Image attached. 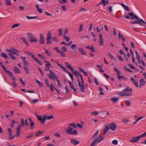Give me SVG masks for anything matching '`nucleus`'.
Returning <instances> with one entry per match:
<instances>
[{
  "label": "nucleus",
  "mask_w": 146,
  "mask_h": 146,
  "mask_svg": "<svg viewBox=\"0 0 146 146\" xmlns=\"http://www.w3.org/2000/svg\"><path fill=\"white\" fill-rule=\"evenodd\" d=\"M51 65V64L49 62H48V63L46 64L45 65V69L46 71H50L49 70L50 66Z\"/></svg>",
  "instance_id": "obj_24"
},
{
  "label": "nucleus",
  "mask_w": 146,
  "mask_h": 146,
  "mask_svg": "<svg viewBox=\"0 0 146 146\" xmlns=\"http://www.w3.org/2000/svg\"><path fill=\"white\" fill-rule=\"evenodd\" d=\"M29 38L30 41L32 42H38V40L37 38L35 37L31 33H28L27 34Z\"/></svg>",
  "instance_id": "obj_4"
},
{
  "label": "nucleus",
  "mask_w": 146,
  "mask_h": 146,
  "mask_svg": "<svg viewBox=\"0 0 146 146\" xmlns=\"http://www.w3.org/2000/svg\"><path fill=\"white\" fill-rule=\"evenodd\" d=\"M77 126L80 128H82V125L80 123H78L76 125L74 123V128H76Z\"/></svg>",
  "instance_id": "obj_33"
},
{
  "label": "nucleus",
  "mask_w": 146,
  "mask_h": 146,
  "mask_svg": "<svg viewBox=\"0 0 146 146\" xmlns=\"http://www.w3.org/2000/svg\"><path fill=\"white\" fill-rule=\"evenodd\" d=\"M132 91V89L131 88H130L129 87H127L122 91L123 92H118L117 94L120 96H128L131 95L132 93V92H131Z\"/></svg>",
  "instance_id": "obj_1"
},
{
  "label": "nucleus",
  "mask_w": 146,
  "mask_h": 146,
  "mask_svg": "<svg viewBox=\"0 0 146 146\" xmlns=\"http://www.w3.org/2000/svg\"><path fill=\"white\" fill-rule=\"evenodd\" d=\"M140 138H142L146 136V132L143 134L139 135Z\"/></svg>",
  "instance_id": "obj_55"
},
{
  "label": "nucleus",
  "mask_w": 146,
  "mask_h": 146,
  "mask_svg": "<svg viewBox=\"0 0 146 146\" xmlns=\"http://www.w3.org/2000/svg\"><path fill=\"white\" fill-rule=\"evenodd\" d=\"M119 100V98L117 97H115L111 98L110 99V100L113 103H115L117 102Z\"/></svg>",
  "instance_id": "obj_26"
},
{
  "label": "nucleus",
  "mask_w": 146,
  "mask_h": 146,
  "mask_svg": "<svg viewBox=\"0 0 146 146\" xmlns=\"http://www.w3.org/2000/svg\"><path fill=\"white\" fill-rule=\"evenodd\" d=\"M136 23L140 25H142L143 24L141 23V22L144 24H146V22L143 21L142 19H137L136 21Z\"/></svg>",
  "instance_id": "obj_12"
},
{
  "label": "nucleus",
  "mask_w": 146,
  "mask_h": 146,
  "mask_svg": "<svg viewBox=\"0 0 146 146\" xmlns=\"http://www.w3.org/2000/svg\"><path fill=\"white\" fill-rule=\"evenodd\" d=\"M90 49L91 51L92 52H94L95 51V50L94 49V48L93 46H92L90 47Z\"/></svg>",
  "instance_id": "obj_59"
},
{
  "label": "nucleus",
  "mask_w": 146,
  "mask_h": 146,
  "mask_svg": "<svg viewBox=\"0 0 146 146\" xmlns=\"http://www.w3.org/2000/svg\"><path fill=\"white\" fill-rule=\"evenodd\" d=\"M25 53L26 54H28L29 55L31 56L32 58L35 60L39 65H42L43 63L40 62L37 59L36 57H35L34 55L32 53L30 52L29 51H24Z\"/></svg>",
  "instance_id": "obj_3"
},
{
  "label": "nucleus",
  "mask_w": 146,
  "mask_h": 146,
  "mask_svg": "<svg viewBox=\"0 0 146 146\" xmlns=\"http://www.w3.org/2000/svg\"><path fill=\"white\" fill-rule=\"evenodd\" d=\"M39 41L41 44L44 43V38L43 35L41 34H40Z\"/></svg>",
  "instance_id": "obj_15"
},
{
  "label": "nucleus",
  "mask_w": 146,
  "mask_h": 146,
  "mask_svg": "<svg viewBox=\"0 0 146 146\" xmlns=\"http://www.w3.org/2000/svg\"><path fill=\"white\" fill-rule=\"evenodd\" d=\"M21 39L26 45L27 46L29 45V44L24 37H21Z\"/></svg>",
  "instance_id": "obj_32"
},
{
  "label": "nucleus",
  "mask_w": 146,
  "mask_h": 146,
  "mask_svg": "<svg viewBox=\"0 0 146 146\" xmlns=\"http://www.w3.org/2000/svg\"><path fill=\"white\" fill-rule=\"evenodd\" d=\"M20 81L22 83V84L23 85V86H25V82H24L23 81V79L22 78H21V79H20Z\"/></svg>",
  "instance_id": "obj_63"
},
{
  "label": "nucleus",
  "mask_w": 146,
  "mask_h": 146,
  "mask_svg": "<svg viewBox=\"0 0 146 146\" xmlns=\"http://www.w3.org/2000/svg\"><path fill=\"white\" fill-rule=\"evenodd\" d=\"M58 2L60 3H66L67 2L66 0H59Z\"/></svg>",
  "instance_id": "obj_49"
},
{
  "label": "nucleus",
  "mask_w": 146,
  "mask_h": 146,
  "mask_svg": "<svg viewBox=\"0 0 146 146\" xmlns=\"http://www.w3.org/2000/svg\"><path fill=\"white\" fill-rule=\"evenodd\" d=\"M7 130L9 133L8 139L10 140H11L15 137V136L13 135L11 129L8 128Z\"/></svg>",
  "instance_id": "obj_9"
},
{
  "label": "nucleus",
  "mask_w": 146,
  "mask_h": 146,
  "mask_svg": "<svg viewBox=\"0 0 146 146\" xmlns=\"http://www.w3.org/2000/svg\"><path fill=\"white\" fill-rule=\"evenodd\" d=\"M13 71L16 74L20 73L21 72L20 70L18 69L17 67H16L14 68Z\"/></svg>",
  "instance_id": "obj_28"
},
{
  "label": "nucleus",
  "mask_w": 146,
  "mask_h": 146,
  "mask_svg": "<svg viewBox=\"0 0 146 146\" xmlns=\"http://www.w3.org/2000/svg\"><path fill=\"white\" fill-rule=\"evenodd\" d=\"M42 133H43L42 132H41L40 131H38V132H37L36 133V134L35 136H39Z\"/></svg>",
  "instance_id": "obj_54"
},
{
  "label": "nucleus",
  "mask_w": 146,
  "mask_h": 146,
  "mask_svg": "<svg viewBox=\"0 0 146 146\" xmlns=\"http://www.w3.org/2000/svg\"><path fill=\"white\" fill-rule=\"evenodd\" d=\"M68 129L66 130V132L69 134L73 135V132L72 131L73 130L72 128L70 127H68Z\"/></svg>",
  "instance_id": "obj_20"
},
{
  "label": "nucleus",
  "mask_w": 146,
  "mask_h": 146,
  "mask_svg": "<svg viewBox=\"0 0 146 146\" xmlns=\"http://www.w3.org/2000/svg\"><path fill=\"white\" fill-rule=\"evenodd\" d=\"M99 42L100 45L103 46V39L102 38V34H99Z\"/></svg>",
  "instance_id": "obj_13"
},
{
  "label": "nucleus",
  "mask_w": 146,
  "mask_h": 146,
  "mask_svg": "<svg viewBox=\"0 0 146 146\" xmlns=\"http://www.w3.org/2000/svg\"><path fill=\"white\" fill-rule=\"evenodd\" d=\"M50 74H48V76L49 78L52 80L53 79V78H54L55 79L54 80V81H57L58 86L60 87H61V84L59 80L58 79V77L51 70H50Z\"/></svg>",
  "instance_id": "obj_2"
},
{
  "label": "nucleus",
  "mask_w": 146,
  "mask_h": 146,
  "mask_svg": "<svg viewBox=\"0 0 146 146\" xmlns=\"http://www.w3.org/2000/svg\"><path fill=\"white\" fill-rule=\"evenodd\" d=\"M126 106H129L131 105V102L129 100L126 101Z\"/></svg>",
  "instance_id": "obj_42"
},
{
  "label": "nucleus",
  "mask_w": 146,
  "mask_h": 146,
  "mask_svg": "<svg viewBox=\"0 0 146 146\" xmlns=\"http://www.w3.org/2000/svg\"><path fill=\"white\" fill-rule=\"evenodd\" d=\"M61 48L62 50L64 51V52H66L67 51V49L65 46H62Z\"/></svg>",
  "instance_id": "obj_64"
},
{
  "label": "nucleus",
  "mask_w": 146,
  "mask_h": 146,
  "mask_svg": "<svg viewBox=\"0 0 146 146\" xmlns=\"http://www.w3.org/2000/svg\"><path fill=\"white\" fill-rule=\"evenodd\" d=\"M6 51L10 53H11V54H15L17 56H20L19 53H16L15 51H13L12 50L7 49H6Z\"/></svg>",
  "instance_id": "obj_17"
},
{
  "label": "nucleus",
  "mask_w": 146,
  "mask_h": 146,
  "mask_svg": "<svg viewBox=\"0 0 146 146\" xmlns=\"http://www.w3.org/2000/svg\"><path fill=\"white\" fill-rule=\"evenodd\" d=\"M140 138L139 136L135 137H133L132 138V139L129 140V142L132 143H135L139 141L140 140Z\"/></svg>",
  "instance_id": "obj_8"
},
{
  "label": "nucleus",
  "mask_w": 146,
  "mask_h": 146,
  "mask_svg": "<svg viewBox=\"0 0 146 146\" xmlns=\"http://www.w3.org/2000/svg\"><path fill=\"white\" fill-rule=\"evenodd\" d=\"M83 24H81L79 27V32H81L82 31H83Z\"/></svg>",
  "instance_id": "obj_48"
},
{
  "label": "nucleus",
  "mask_w": 146,
  "mask_h": 146,
  "mask_svg": "<svg viewBox=\"0 0 146 146\" xmlns=\"http://www.w3.org/2000/svg\"><path fill=\"white\" fill-rule=\"evenodd\" d=\"M145 117V116H141L140 117H139L138 119H137L136 120V121L135 122H134L133 123V124H134L135 123H136L139 120H140V119H141L144 118Z\"/></svg>",
  "instance_id": "obj_51"
},
{
  "label": "nucleus",
  "mask_w": 146,
  "mask_h": 146,
  "mask_svg": "<svg viewBox=\"0 0 146 146\" xmlns=\"http://www.w3.org/2000/svg\"><path fill=\"white\" fill-rule=\"evenodd\" d=\"M98 111H95L91 112V114L92 115H96L98 114Z\"/></svg>",
  "instance_id": "obj_53"
},
{
  "label": "nucleus",
  "mask_w": 146,
  "mask_h": 146,
  "mask_svg": "<svg viewBox=\"0 0 146 146\" xmlns=\"http://www.w3.org/2000/svg\"><path fill=\"white\" fill-rule=\"evenodd\" d=\"M140 84L139 85V87L141 88L142 86H144L146 83V82L143 79H141L140 80Z\"/></svg>",
  "instance_id": "obj_18"
},
{
  "label": "nucleus",
  "mask_w": 146,
  "mask_h": 146,
  "mask_svg": "<svg viewBox=\"0 0 146 146\" xmlns=\"http://www.w3.org/2000/svg\"><path fill=\"white\" fill-rule=\"evenodd\" d=\"M12 86H13L14 88H15L17 87V85L14 81L12 82Z\"/></svg>",
  "instance_id": "obj_58"
},
{
  "label": "nucleus",
  "mask_w": 146,
  "mask_h": 146,
  "mask_svg": "<svg viewBox=\"0 0 146 146\" xmlns=\"http://www.w3.org/2000/svg\"><path fill=\"white\" fill-rule=\"evenodd\" d=\"M104 138V137H101L99 136V138H96V139H94L92 141L91 144L90 146H95L97 143H99L103 140Z\"/></svg>",
  "instance_id": "obj_5"
},
{
  "label": "nucleus",
  "mask_w": 146,
  "mask_h": 146,
  "mask_svg": "<svg viewBox=\"0 0 146 146\" xmlns=\"http://www.w3.org/2000/svg\"><path fill=\"white\" fill-rule=\"evenodd\" d=\"M8 55L11 57V58L13 60H15V56L9 53L8 54Z\"/></svg>",
  "instance_id": "obj_47"
},
{
  "label": "nucleus",
  "mask_w": 146,
  "mask_h": 146,
  "mask_svg": "<svg viewBox=\"0 0 146 146\" xmlns=\"http://www.w3.org/2000/svg\"><path fill=\"white\" fill-rule=\"evenodd\" d=\"M78 49L80 51L82 55H86V53L83 48H78Z\"/></svg>",
  "instance_id": "obj_23"
},
{
  "label": "nucleus",
  "mask_w": 146,
  "mask_h": 146,
  "mask_svg": "<svg viewBox=\"0 0 146 146\" xmlns=\"http://www.w3.org/2000/svg\"><path fill=\"white\" fill-rule=\"evenodd\" d=\"M50 86V90L51 91H52L54 90V88L55 89V88L54 85L52 84H51Z\"/></svg>",
  "instance_id": "obj_40"
},
{
  "label": "nucleus",
  "mask_w": 146,
  "mask_h": 146,
  "mask_svg": "<svg viewBox=\"0 0 146 146\" xmlns=\"http://www.w3.org/2000/svg\"><path fill=\"white\" fill-rule=\"evenodd\" d=\"M80 143V142L79 141L76 140V139H74V145H75L79 144Z\"/></svg>",
  "instance_id": "obj_36"
},
{
  "label": "nucleus",
  "mask_w": 146,
  "mask_h": 146,
  "mask_svg": "<svg viewBox=\"0 0 146 146\" xmlns=\"http://www.w3.org/2000/svg\"><path fill=\"white\" fill-rule=\"evenodd\" d=\"M99 133L98 130L92 136V138L94 139L95 137L98 135Z\"/></svg>",
  "instance_id": "obj_52"
},
{
  "label": "nucleus",
  "mask_w": 146,
  "mask_h": 146,
  "mask_svg": "<svg viewBox=\"0 0 146 146\" xmlns=\"http://www.w3.org/2000/svg\"><path fill=\"white\" fill-rule=\"evenodd\" d=\"M110 129L109 128L108 126L106 125L105 127V128L104 129V132L103 133V134L104 135H105L107 132Z\"/></svg>",
  "instance_id": "obj_29"
},
{
  "label": "nucleus",
  "mask_w": 146,
  "mask_h": 146,
  "mask_svg": "<svg viewBox=\"0 0 146 146\" xmlns=\"http://www.w3.org/2000/svg\"><path fill=\"white\" fill-rule=\"evenodd\" d=\"M116 127V125L114 123H111L109 125L110 129L113 131L115 130Z\"/></svg>",
  "instance_id": "obj_10"
},
{
  "label": "nucleus",
  "mask_w": 146,
  "mask_h": 146,
  "mask_svg": "<svg viewBox=\"0 0 146 146\" xmlns=\"http://www.w3.org/2000/svg\"><path fill=\"white\" fill-rule=\"evenodd\" d=\"M112 143L115 145H116L118 143V141L116 140H113L112 141Z\"/></svg>",
  "instance_id": "obj_56"
},
{
  "label": "nucleus",
  "mask_w": 146,
  "mask_h": 146,
  "mask_svg": "<svg viewBox=\"0 0 146 146\" xmlns=\"http://www.w3.org/2000/svg\"><path fill=\"white\" fill-rule=\"evenodd\" d=\"M1 56L4 57V58L6 59L8 57L7 55L6 54L3 52H1Z\"/></svg>",
  "instance_id": "obj_37"
},
{
  "label": "nucleus",
  "mask_w": 146,
  "mask_h": 146,
  "mask_svg": "<svg viewBox=\"0 0 146 146\" xmlns=\"http://www.w3.org/2000/svg\"><path fill=\"white\" fill-rule=\"evenodd\" d=\"M21 58L23 60V62L24 63L23 65L24 66H26V65H28V63L26 60V57L23 58V57H21Z\"/></svg>",
  "instance_id": "obj_19"
},
{
  "label": "nucleus",
  "mask_w": 146,
  "mask_h": 146,
  "mask_svg": "<svg viewBox=\"0 0 146 146\" xmlns=\"http://www.w3.org/2000/svg\"><path fill=\"white\" fill-rule=\"evenodd\" d=\"M120 5L124 8V9L127 10V11L129 12L130 11L128 7L125 5L123 3H121Z\"/></svg>",
  "instance_id": "obj_22"
},
{
  "label": "nucleus",
  "mask_w": 146,
  "mask_h": 146,
  "mask_svg": "<svg viewBox=\"0 0 146 146\" xmlns=\"http://www.w3.org/2000/svg\"><path fill=\"white\" fill-rule=\"evenodd\" d=\"M128 66H129L130 68H131L135 70H136L137 69L134 67L131 64H129Z\"/></svg>",
  "instance_id": "obj_57"
},
{
  "label": "nucleus",
  "mask_w": 146,
  "mask_h": 146,
  "mask_svg": "<svg viewBox=\"0 0 146 146\" xmlns=\"http://www.w3.org/2000/svg\"><path fill=\"white\" fill-rule=\"evenodd\" d=\"M45 83L47 85V86L49 87L50 86V84L48 80V79H46L45 80Z\"/></svg>",
  "instance_id": "obj_43"
},
{
  "label": "nucleus",
  "mask_w": 146,
  "mask_h": 146,
  "mask_svg": "<svg viewBox=\"0 0 146 146\" xmlns=\"http://www.w3.org/2000/svg\"><path fill=\"white\" fill-rule=\"evenodd\" d=\"M58 33L59 35L60 36H62V29L60 28L58 30Z\"/></svg>",
  "instance_id": "obj_46"
},
{
  "label": "nucleus",
  "mask_w": 146,
  "mask_h": 146,
  "mask_svg": "<svg viewBox=\"0 0 146 146\" xmlns=\"http://www.w3.org/2000/svg\"><path fill=\"white\" fill-rule=\"evenodd\" d=\"M36 81L40 87H42V84L39 81L37 80V79H36Z\"/></svg>",
  "instance_id": "obj_45"
},
{
  "label": "nucleus",
  "mask_w": 146,
  "mask_h": 146,
  "mask_svg": "<svg viewBox=\"0 0 146 146\" xmlns=\"http://www.w3.org/2000/svg\"><path fill=\"white\" fill-rule=\"evenodd\" d=\"M65 64L66 66L67 67L70 69L71 71H73V68L72 66H71L67 62H65Z\"/></svg>",
  "instance_id": "obj_27"
},
{
  "label": "nucleus",
  "mask_w": 146,
  "mask_h": 146,
  "mask_svg": "<svg viewBox=\"0 0 146 146\" xmlns=\"http://www.w3.org/2000/svg\"><path fill=\"white\" fill-rule=\"evenodd\" d=\"M22 126H24L25 125V122L23 118H22L21 119V123L19 124Z\"/></svg>",
  "instance_id": "obj_44"
},
{
  "label": "nucleus",
  "mask_w": 146,
  "mask_h": 146,
  "mask_svg": "<svg viewBox=\"0 0 146 146\" xmlns=\"http://www.w3.org/2000/svg\"><path fill=\"white\" fill-rule=\"evenodd\" d=\"M119 74H117L118 78L119 80H120L121 78H124V77L122 76L119 75Z\"/></svg>",
  "instance_id": "obj_61"
},
{
  "label": "nucleus",
  "mask_w": 146,
  "mask_h": 146,
  "mask_svg": "<svg viewBox=\"0 0 146 146\" xmlns=\"http://www.w3.org/2000/svg\"><path fill=\"white\" fill-rule=\"evenodd\" d=\"M130 80L133 82V84L135 85L136 87H138V82L137 80H135L133 77H131L130 78Z\"/></svg>",
  "instance_id": "obj_16"
},
{
  "label": "nucleus",
  "mask_w": 146,
  "mask_h": 146,
  "mask_svg": "<svg viewBox=\"0 0 146 146\" xmlns=\"http://www.w3.org/2000/svg\"><path fill=\"white\" fill-rule=\"evenodd\" d=\"M21 133L20 130H17L16 133V135L17 136L19 137L20 136V134Z\"/></svg>",
  "instance_id": "obj_60"
},
{
  "label": "nucleus",
  "mask_w": 146,
  "mask_h": 146,
  "mask_svg": "<svg viewBox=\"0 0 146 146\" xmlns=\"http://www.w3.org/2000/svg\"><path fill=\"white\" fill-rule=\"evenodd\" d=\"M29 119L30 122V124L31 125L30 129H33V127L35 124L34 123L31 118H29Z\"/></svg>",
  "instance_id": "obj_21"
},
{
  "label": "nucleus",
  "mask_w": 146,
  "mask_h": 146,
  "mask_svg": "<svg viewBox=\"0 0 146 146\" xmlns=\"http://www.w3.org/2000/svg\"><path fill=\"white\" fill-rule=\"evenodd\" d=\"M24 69L25 72L27 74H29V69L26 67V66H24V67H23Z\"/></svg>",
  "instance_id": "obj_38"
},
{
  "label": "nucleus",
  "mask_w": 146,
  "mask_h": 146,
  "mask_svg": "<svg viewBox=\"0 0 146 146\" xmlns=\"http://www.w3.org/2000/svg\"><path fill=\"white\" fill-rule=\"evenodd\" d=\"M63 37L67 42H68L70 40V38L69 37L65 35H63Z\"/></svg>",
  "instance_id": "obj_35"
},
{
  "label": "nucleus",
  "mask_w": 146,
  "mask_h": 146,
  "mask_svg": "<svg viewBox=\"0 0 146 146\" xmlns=\"http://www.w3.org/2000/svg\"><path fill=\"white\" fill-rule=\"evenodd\" d=\"M15 122H16V123H17V122H15V120H13L11 121L10 123V126L11 128H14V125Z\"/></svg>",
  "instance_id": "obj_31"
},
{
  "label": "nucleus",
  "mask_w": 146,
  "mask_h": 146,
  "mask_svg": "<svg viewBox=\"0 0 146 146\" xmlns=\"http://www.w3.org/2000/svg\"><path fill=\"white\" fill-rule=\"evenodd\" d=\"M47 37L46 39H50L52 38V35L50 31H49L47 35Z\"/></svg>",
  "instance_id": "obj_30"
},
{
  "label": "nucleus",
  "mask_w": 146,
  "mask_h": 146,
  "mask_svg": "<svg viewBox=\"0 0 146 146\" xmlns=\"http://www.w3.org/2000/svg\"><path fill=\"white\" fill-rule=\"evenodd\" d=\"M122 122H124V123H126L127 122H129L128 119H124L122 120L121 121Z\"/></svg>",
  "instance_id": "obj_50"
},
{
  "label": "nucleus",
  "mask_w": 146,
  "mask_h": 146,
  "mask_svg": "<svg viewBox=\"0 0 146 146\" xmlns=\"http://www.w3.org/2000/svg\"><path fill=\"white\" fill-rule=\"evenodd\" d=\"M19 23H15L14 24L12 27V29H13L19 26Z\"/></svg>",
  "instance_id": "obj_41"
},
{
  "label": "nucleus",
  "mask_w": 146,
  "mask_h": 146,
  "mask_svg": "<svg viewBox=\"0 0 146 146\" xmlns=\"http://www.w3.org/2000/svg\"><path fill=\"white\" fill-rule=\"evenodd\" d=\"M128 14L130 16V17L132 19H138L139 18L136 15H134V14L132 12L128 13Z\"/></svg>",
  "instance_id": "obj_11"
},
{
  "label": "nucleus",
  "mask_w": 146,
  "mask_h": 146,
  "mask_svg": "<svg viewBox=\"0 0 146 146\" xmlns=\"http://www.w3.org/2000/svg\"><path fill=\"white\" fill-rule=\"evenodd\" d=\"M45 116L46 117V119H51L54 118L53 116L51 115L47 116L45 115Z\"/></svg>",
  "instance_id": "obj_39"
},
{
  "label": "nucleus",
  "mask_w": 146,
  "mask_h": 146,
  "mask_svg": "<svg viewBox=\"0 0 146 146\" xmlns=\"http://www.w3.org/2000/svg\"><path fill=\"white\" fill-rule=\"evenodd\" d=\"M81 81H80L78 80V86L79 87L80 91L82 93H83L84 92V85L83 80H81Z\"/></svg>",
  "instance_id": "obj_6"
},
{
  "label": "nucleus",
  "mask_w": 146,
  "mask_h": 146,
  "mask_svg": "<svg viewBox=\"0 0 146 146\" xmlns=\"http://www.w3.org/2000/svg\"><path fill=\"white\" fill-rule=\"evenodd\" d=\"M33 135H34L33 134L31 133L27 137V139H28L31 138L33 137Z\"/></svg>",
  "instance_id": "obj_62"
},
{
  "label": "nucleus",
  "mask_w": 146,
  "mask_h": 146,
  "mask_svg": "<svg viewBox=\"0 0 146 146\" xmlns=\"http://www.w3.org/2000/svg\"><path fill=\"white\" fill-rule=\"evenodd\" d=\"M74 74L75 75L76 77L80 76V78L81 80H83L82 76L80 73L78 71L76 70L75 71H74Z\"/></svg>",
  "instance_id": "obj_14"
},
{
  "label": "nucleus",
  "mask_w": 146,
  "mask_h": 146,
  "mask_svg": "<svg viewBox=\"0 0 146 146\" xmlns=\"http://www.w3.org/2000/svg\"><path fill=\"white\" fill-rule=\"evenodd\" d=\"M6 5L8 6H11L12 5L11 0H5Z\"/></svg>",
  "instance_id": "obj_34"
},
{
  "label": "nucleus",
  "mask_w": 146,
  "mask_h": 146,
  "mask_svg": "<svg viewBox=\"0 0 146 146\" xmlns=\"http://www.w3.org/2000/svg\"><path fill=\"white\" fill-rule=\"evenodd\" d=\"M28 19H36L39 20H40V19L38 17V16L35 17H29L27 16L26 17Z\"/></svg>",
  "instance_id": "obj_25"
},
{
  "label": "nucleus",
  "mask_w": 146,
  "mask_h": 146,
  "mask_svg": "<svg viewBox=\"0 0 146 146\" xmlns=\"http://www.w3.org/2000/svg\"><path fill=\"white\" fill-rule=\"evenodd\" d=\"M37 118L40 121L41 124H43L45 123L46 119L45 115H44L42 117L41 116H37Z\"/></svg>",
  "instance_id": "obj_7"
}]
</instances>
